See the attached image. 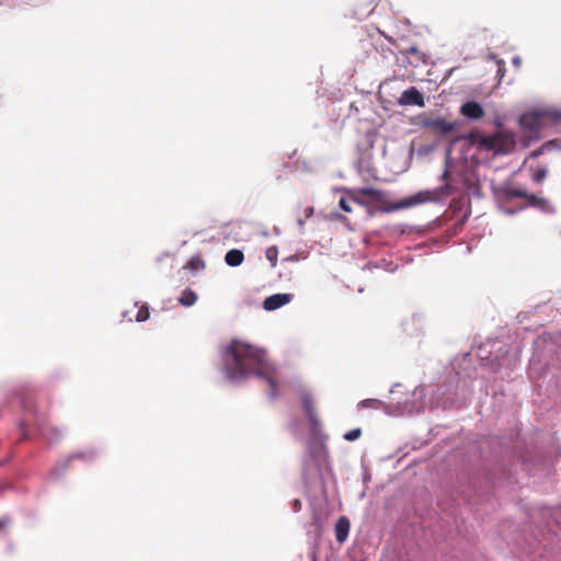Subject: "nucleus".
I'll return each instance as SVG.
<instances>
[{
    "instance_id": "obj_1",
    "label": "nucleus",
    "mask_w": 561,
    "mask_h": 561,
    "mask_svg": "<svg viewBox=\"0 0 561 561\" xmlns=\"http://www.w3.org/2000/svg\"><path fill=\"white\" fill-rule=\"evenodd\" d=\"M225 373L229 380L239 381L255 375L266 380L270 386V397L277 396V382L275 371L266 358L263 350L239 341L233 340L227 346L224 354Z\"/></svg>"
},
{
    "instance_id": "obj_2",
    "label": "nucleus",
    "mask_w": 561,
    "mask_h": 561,
    "mask_svg": "<svg viewBox=\"0 0 561 561\" xmlns=\"http://www.w3.org/2000/svg\"><path fill=\"white\" fill-rule=\"evenodd\" d=\"M463 138L480 149L500 154L508 153L515 148V136L506 130H501L493 135H484L479 130H473Z\"/></svg>"
},
{
    "instance_id": "obj_3",
    "label": "nucleus",
    "mask_w": 561,
    "mask_h": 561,
    "mask_svg": "<svg viewBox=\"0 0 561 561\" xmlns=\"http://www.w3.org/2000/svg\"><path fill=\"white\" fill-rule=\"evenodd\" d=\"M421 125L433 135L443 138L453 136L459 127V123L457 121H448L438 115H424L421 119Z\"/></svg>"
},
{
    "instance_id": "obj_4",
    "label": "nucleus",
    "mask_w": 561,
    "mask_h": 561,
    "mask_svg": "<svg viewBox=\"0 0 561 561\" xmlns=\"http://www.w3.org/2000/svg\"><path fill=\"white\" fill-rule=\"evenodd\" d=\"M519 124L523 127V129L529 134L528 137L530 139H539V134L543 128L536 110L523 114L519 118Z\"/></svg>"
},
{
    "instance_id": "obj_5",
    "label": "nucleus",
    "mask_w": 561,
    "mask_h": 561,
    "mask_svg": "<svg viewBox=\"0 0 561 561\" xmlns=\"http://www.w3.org/2000/svg\"><path fill=\"white\" fill-rule=\"evenodd\" d=\"M436 199H437L436 192H430V191L419 192L414 196L408 197L405 199H402L399 203H396L394 205L389 207L388 210H399L402 208L412 207L417 204H422V203H426V202H434Z\"/></svg>"
},
{
    "instance_id": "obj_6",
    "label": "nucleus",
    "mask_w": 561,
    "mask_h": 561,
    "mask_svg": "<svg viewBox=\"0 0 561 561\" xmlns=\"http://www.w3.org/2000/svg\"><path fill=\"white\" fill-rule=\"evenodd\" d=\"M542 128L561 125V111L556 107L536 110Z\"/></svg>"
},
{
    "instance_id": "obj_7",
    "label": "nucleus",
    "mask_w": 561,
    "mask_h": 561,
    "mask_svg": "<svg viewBox=\"0 0 561 561\" xmlns=\"http://www.w3.org/2000/svg\"><path fill=\"white\" fill-rule=\"evenodd\" d=\"M494 193L501 203H508L513 198H523V196H526L525 190L511 185H501L494 190Z\"/></svg>"
},
{
    "instance_id": "obj_8",
    "label": "nucleus",
    "mask_w": 561,
    "mask_h": 561,
    "mask_svg": "<svg viewBox=\"0 0 561 561\" xmlns=\"http://www.w3.org/2000/svg\"><path fill=\"white\" fill-rule=\"evenodd\" d=\"M459 113L463 117L471 121H479L485 115L482 105L476 101H468L461 104L459 107Z\"/></svg>"
},
{
    "instance_id": "obj_9",
    "label": "nucleus",
    "mask_w": 561,
    "mask_h": 561,
    "mask_svg": "<svg viewBox=\"0 0 561 561\" xmlns=\"http://www.w3.org/2000/svg\"><path fill=\"white\" fill-rule=\"evenodd\" d=\"M462 190L473 195H480V182L476 174L471 171H465L459 174Z\"/></svg>"
},
{
    "instance_id": "obj_10",
    "label": "nucleus",
    "mask_w": 561,
    "mask_h": 561,
    "mask_svg": "<svg viewBox=\"0 0 561 561\" xmlns=\"http://www.w3.org/2000/svg\"><path fill=\"white\" fill-rule=\"evenodd\" d=\"M300 400L302 403V409L307 417L309 419L310 423L312 424L313 427L318 426L320 422L317 415L313 398L309 392L302 391L300 394Z\"/></svg>"
},
{
    "instance_id": "obj_11",
    "label": "nucleus",
    "mask_w": 561,
    "mask_h": 561,
    "mask_svg": "<svg viewBox=\"0 0 561 561\" xmlns=\"http://www.w3.org/2000/svg\"><path fill=\"white\" fill-rule=\"evenodd\" d=\"M293 294H275L272 295L263 301V308L267 311L276 310L287 304H289L293 299Z\"/></svg>"
},
{
    "instance_id": "obj_12",
    "label": "nucleus",
    "mask_w": 561,
    "mask_h": 561,
    "mask_svg": "<svg viewBox=\"0 0 561 561\" xmlns=\"http://www.w3.org/2000/svg\"><path fill=\"white\" fill-rule=\"evenodd\" d=\"M399 104L424 106V98L415 87H411L402 92Z\"/></svg>"
},
{
    "instance_id": "obj_13",
    "label": "nucleus",
    "mask_w": 561,
    "mask_h": 561,
    "mask_svg": "<svg viewBox=\"0 0 561 561\" xmlns=\"http://www.w3.org/2000/svg\"><path fill=\"white\" fill-rule=\"evenodd\" d=\"M350 520L346 516H341L335 524V538L342 543L346 540L350 531Z\"/></svg>"
},
{
    "instance_id": "obj_14",
    "label": "nucleus",
    "mask_w": 561,
    "mask_h": 561,
    "mask_svg": "<svg viewBox=\"0 0 561 561\" xmlns=\"http://www.w3.org/2000/svg\"><path fill=\"white\" fill-rule=\"evenodd\" d=\"M358 193L363 196L368 197L369 202L385 203L386 195L382 191L374 187H362L358 188Z\"/></svg>"
},
{
    "instance_id": "obj_15",
    "label": "nucleus",
    "mask_w": 561,
    "mask_h": 561,
    "mask_svg": "<svg viewBox=\"0 0 561 561\" xmlns=\"http://www.w3.org/2000/svg\"><path fill=\"white\" fill-rule=\"evenodd\" d=\"M244 260L243 252L238 249H232L226 253L225 261L229 266H239Z\"/></svg>"
},
{
    "instance_id": "obj_16",
    "label": "nucleus",
    "mask_w": 561,
    "mask_h": 561,
    "mask_svg": "<svg viewBox=\"0 0 561 561\" xmlns=\"http://www.w3.org/2000/svg\"><path fill=\"white\" fill-rule=\"evenodd\" d=\"M197 300V295L190 288L182 291L179 302L185 307L193 306Z\"/></svg>"
},
{
    "instance_id": "obj_17",
    "label": "nucleus",
    "mask_w": 561,
    "mask_h": 561,
    "mask_svg": "<svg viewBox=\"0 0 561 561\" xmlns=\"http://www.w3.org/2000/svg\"><path fill=\"white\" fill-rule=\"evenodd\" d=\"M345 194L348 196V199L352 202L360 205V206H367L369 204V201L365 198V196L360 195L358 193V188L353 190H344Z\"/></svg>"
},
{
    "instance_id": "obj_18",
    "label": "nucleus",
    "mask_w": 561,
    "mask_h": 561,
    "mask_svg": "<svg viewBox=\"0 0 561 561\" xmlns=\"http://www.w3.org/2000/svg\"><path fill=\"white\" fill-rule=\"evenodd\" d=\"M523 198L526 201L527 205L534 206V207L543 208L548 204L547 199H545L542 197H538L535 194H529L527 191H526V196H523Z\"/></svg>"
},
{
    "instance_id": "obj_19",
    "label": "nucleus",
    "mask_w": 561,
    "mask_h": 561,
    "mask_svg": "<svg viewBox=\"0 0 561 561\" xmlns=\"http://www.w3.org/2000/svg\"><path fill=\"white\" fill-rule=\"evenodd\" d=\"M359 407L362 408H371V409H380L382 407V402L377 399H366L359 402Z\"/></svg>"
},
{
    "instance_id": "obj_20",
    "label": "nucleus",
    "mask_w": 561,
    "mask_h": 561,
    "mask_svg": "<svg viewBox=\"0 0 561 561\" xmlns=\"http://www.w3.org/2000/svg\"><path fill=\"white\" fill-rule=\"evenodd\" d=\"M548 174V170L546 168H538L533 174V181L536 183L542 182Z\"/></svg>"
},
{
    "instance_id": "obj_21",
    "label": "nucleus",
    "mask_w": 561,
    "mask_h": 561,
    "mask_svg": "<svg viewBox=\"0 0 561 561\" xmlns=\"http://www.w3.org/2000/svg\"><path fill=\"white\" fill-rule=\"evenodd\" d=\"M150 312L147 306H141L136 314V320L142 322L149 319Z\"/></svg>"
},
{
    "instance_id": "obj_22",
    "label": "nucleus",
    "mask_w": 561,
    "mask_h": 561,
    "mask_svg": "<svg viewBox=\"0 0 561 561\" xmlns=\"http://www.w3.org/2000/svg\"><path fill=\"white\" fill-rule=\"evenodd\" d=\"M362 435L360 428H354L344 434V438L348 442L357 439Z\"/></svg>"
},
{
    "instance_id": "obj_23",
    "label": "nucleus",
    "mask_w": 561,
    "mask_h": 561,
    "mask_svg": "<svg viewBox=\"0 0 561 561\" xmlns=\"http://www.w3.org/2000/svg\"><path fill=\"white\" fill-rule=\"evenodd\" d=\"M443 179L446 181L445 188H446L447 193L448 194H453L455 192V190H454V187H453V185H451V183L449 181V173H448L447 170L444 172Z\"/></svg>"
},
{
    "instance_id": "obj_24",
    "label": "nucleus",
    "mask_w": 561,
    "mask_h": 561,
    "mask_svg": "<svg viewBox=\"0 0 561 561\" xmlns=\"http://www.w3.org/2000/svg\"><path fill=\"white\" fill-rule=\"evenodd\" d=\"M339 205H340L341 209H343L345 213L352 211V207H351L347 198L341 197L339 201Z\"/></svg>"
},
{
    "instance_id": "obj_25",
    "label": "nucleus",
    "mask_w": 561,
    "mask_h": 561,
    "mask_svg": "<svg viewBox=\"0 0 561 561\" xmlns=\"http://www.w3.org/2000/svg\"><path fill=\"white\" fill-rule=\"evenodd\" d=\"M548 145H549V144L543 145V146H541L539 149H537V150L533 151V152L530 153V157L536 158V157L540 156V154L543 152L545 147H547Z\"/></svg>"
},
{
    "instance_id": "obj_26",
    "label": "nucleus",
    "mask_w": 561,
    "mask_h": 561,
    "mask_svg": "<svg viewBox=\"0 0 561 561\" xmlns=\"http://www.w3.org/2000/svg\"><path fill=\"white\" fill-rule=\"evenodd\" d=\"M313 215V207H307L305 209V216L306 218H310Z\"/></svg>"
},
{
    "instance_id": "obj_27",
    "label": "nucleus",
    "mask_w": 561,
    "mask_h": 561,
    "mask_svg": "<svg viewBox=\"0 0 561 561\" xmlns=\"http://www.w3.org/2000/svg\"><path fill=\"white\" fill-rule=\"evenodd\" d=\"M293 507H294V510H295V511H299V510L301 508V502H300V500H295V501L293 502Z\"/></svg>"
},
{
    "instance_id": "obj_28",
    "label": "nucleus",
    "mask_w": 561,
    "mask_h": 561,
    "mask_svg": "<svg viewBox=\"0 0 561 561\" xmlns=\"http://www.w3.org/2000/svg\"><path fill=\"white\" fill-rule=\"evenodd\" d=\"M298 225L300 226V228H304V226H305V220H304V219H299V220H298Z\"/></svg>"
},
{
    "instance_id": "obj_29",
    "label": "nucleus",
    "mask_w": 561,
    "mask_h": 561,
    "mask_svg": "<svg viewBox=\"0 0 561 561\" xmlns=\"http://www.w3.org/2000/svg\"><path fill=\"white\" fill-rule=\"evenodd\" d=\"M5 526L4 522H0V530Z\"/></svg>"
},
{
    "instance_id": "obj_30",
    "label": "nucleus",
    "mask_w": 561,
    "mask_h": 561,
    "mask_svg": "<svg viewBox=\"0 0 561 561\" xmlns=\"http://www.w3.org/2000/svg\"><path fill=\"white\" fill-rule=\"evenodd\" d=\"M411 51H412V53H415V51H416V48H415V47H412V48H411Z\"/></svg>"
},
{
    "instance_id": "obj_31",
    "label": "nucleus",
    "mask_w": 561,
    "mask_h": 561,
    "mask_svg": "<svg viewBox=\"0 0 561 561\" xmlns=\"http://www.w3.org/2000/svg\"><path fill=\"white\" fill-rule=\"evenodd\" d=\"M271 257H273V254H268V253H267V259H271Z\"/></svg>"
},
{
    "instance_id": "obj_32",
    "label": "nucleus",
    "mask_w": 561,
    "mask_h": 561,
    "mask_svg": "<svg viewBox=\"0 0 561 561\" xmlns=\"http://www.w3.org/2000/svg\"><path fill=\"white\" fill-rule=\"evenodd\" d=\"M271 257H273V254H268V253H267V259H271Z\"/></svg>"
}]
</instances>
